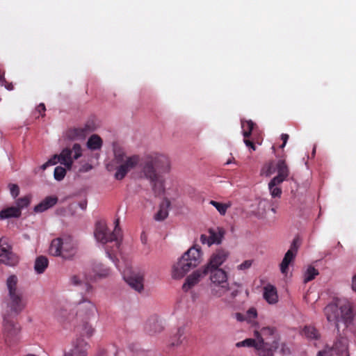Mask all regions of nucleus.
Wrapping results in <instances>:
<instances>
[{"instance_id":"obj_42","label":"nucleus","mask_w":356,"mask_h":356,"mask_svg":"<svg viewBox=\"0 0 356 356\" xmlns=\"http://www.w3.org/2000/svg\"><path fill=\"white\" fill-rule=\"evenodd\" d=\"M209 203L213 205L220 215H225L227 212L228 207H229L227 204L220 203L214 200H211Z\"/></svg>"},{"instance_id":"obj_21","label":"nucleus","mask_w":356,"mask_h":356,"mask_svg":"<svg viewBox=\"0 0 356 356\" xmlns=\"http://www.w3.org/2000/svg\"><path fill=\"white\" fill-rule=\"evenodd\" d=\"M58 202L56 196H47L39 204L35 206L33 211L35 213H42L54 207Z\"/></svg>"},{"instance_id":"obj_11","label":"nucleus","mask_w":356,"mask_h":356,"mask_svg":"<svg viewBox=\"0 0 356 356\" xmlns=\"http://www.w3.org/2000/svg\"><path fill=\"white\" fill-rule=\"evenodd\" d=\"M16 316H3V334L5 343L11 346L19 339L20 326L15 320Z\"/></svg>"},{"instance_id":"obj_27","label":"nucleus","mask_w":356,"mask_h":356,"mask_svg":"<svg viewBox=\"0 0 356 356\" xmlns=\"http://www.w3.org/2000/svg\"><path fill=\"white\" fill-rule=\"evenodd\" d=\"M170 206V202L165 198L161 203L159 210L154 216V219L157 221H161L165 219L168 216V209Z\"/></svg>"},{"instance_id":"obj_39","label":"nucleus","mask_w":356,"mask_h":356,"mask_svg":"<svg viewBox=\"0 0 356 356\" xmlns=\"http://www.w3.org/2000/svg\"><path fill=\"white\" fill-rule=\"evenodd\" d=\"M113 156H126L127 152L124 147L119 142L113 143Z\"/></svg>"},{"instance_id":"obj_45","label":"nucleus","mask_w":356,"mask_h":356,"mask_svg":"<svg viewBox=\"0 0 356 356\" xmlns=\"http://www.w3.org/2000/svg\"><path fill=\"white\" fill-rule=\"evenodd\" d=\"M10 195L13 198H16L19 194V188L15 184H9L8 186Z\"/></svg>"},{"instance_id":"obj_32","label":"nucleus","mask_w":356,"mask_h":356,"mask_svg":"<svg viewBox=\"0 0 356 356\" xmlns=\"http://www.w3.org/2000/svg\"><path fill=\"white\" fill-rule=\"evenodd\" d=\"M22 214V211L16 207H10L3 209L0 212V218L6 219L10 218H19Z\"/></svg>"},{"instance_id":"obj_50","label":"nucleus","mask_w":356,"mask_h":356,"mask_svg":"<svg viewBox=\"0 0 356 356\" xmlns=\"http://www.w3.org/2000/svg\"><path fill=\"white\" fill-rule=\"evenodd\" d=\"M92 168V165L89 163H85L81 165V167L79 169V171L81 172H86L89 170H90Z\"/></svg>"},{"instance_id":"obj_43","label":"nucleus","mask_w":356,"mask_h":356,"mask_svg":"<svg viewBox=\"0 0 356 356\" xmlns=\"http://www.w3.org/2000/svg\"><path fill=\"white\" fill-rule=\"evenodd\" d=\"M66 175V170L65 168L61 167V166H57L54 169V176L56 180L57 181H61L63 179Z\"/></svg>"},{"instance_id":"obj_64","label":"nucleus","mask_w":356,"mask_h":356,"mask_svg":"<svg viewBox=\"0 0 356 356\" xmlns=\"http://www.w3.org/2000/svg\"><path fill=\"white\" fill-rule=\"evenodd\" d=\"M337 246H340L341 248H342V245H341V244L340 243V242H338V243H337Z\"/></svg>"},{"instance_id":"obj_36","label":"nucleus","mask_w":356,"mask_h":356,"mask_svg":"<svg viewBox=\"0 0 356 356\" xmlns=\"http://www.w3.org/2000/svg\"><path fill=\"white\" fill-rule=\"evenodd\" d=\"M282 183L273 182V179L268 183L270 193L273 197H280L282 195V189L278 186Z\"/></svg>"},{"instance_id":"obj_58","label":"nucleus","mask_w":356,"mask_h":356,"mask_svg":"<svg viewBox=\"0 0 356 356\" xmlns=\"http://www.w3.org/2000/svg\"><path fill=\"white\" fill-rule=\"evenodd\" d=\"M87 329L86 333L90 336L93 333V329L91 327H89L88 328L86 327Z\"/></svg>"},{"instance_id":"obj_3","label":"nucleus","mask_w":356,"mask_h":356,"mask_svg":"<svg viewBox=\"0 0 356 356\" xmlns=\"http://www.w3.org/2000/svg\"><path fill=\"white\" fill-rule=\"evenodd\" d=\"M324 312L327 320L330 323H334L338 331L340 321L348 324L353 320L352 304L346 299H336L325 307Z\"/></svg>"},{"instance_id":"obj_60","label":"nucleus","mask_w":356,"mask_h":356,"mask_svg":"<svg viewBox=\"0 0 356 356\" xmlns=\"http://www.w3.org/2000/svg\"><path fill=\"white\" fill-rule=\"evenodd\" d=\"M5 83H6V79L0 74V83L3 85Z\"/></svg>"},{"instance_id":"obj_8","label":"nucleus","mask_w":356,"mask_h":356,"mask_svg":"<svg viewBox=\"0 0 356 356\" xmlns=\"http://www.w3.org/2000/svg\"><path fill=\"white\" fill-rule=\"evenodd\" d=\"M113 157L110 161H106V168L108 171L115 170L114 177L118 180L122 179L127 172L134 168L139 162V157Z\"/></svg>"},{"instance_id":"obj_23","label":"nucleus","mask_w":356,"mask_h":356,"mask_svg":"<svg viewBox=\"0 0 356 356\" xmlns=\"http://www.w3.org/2000/svg\"><path fill=\"white\" fill-rule=\"evenodd\" d=\"M333 351L339 356H349L347 340L340 338L337 340L332 347Z\"/></svg>"},{"instance_id":"obj_26","label":"nucleus","mask_w":356,"mask_h":356,"mask_svg":"<svg viewBox=\"0 0 356 356\" xmlns=\"http://www.w3.org/2000/svg\"><path fill=\"white\" fill-rule=\"evenodd\" d=\"M263 296L269 304H275L278 300L276 288L271 284L264 286Z\"/></svg>"},{"instance_id":"obj_10","label":"nucleus","mask_w":356,"mask_h":356,"mask_svg":"<svg viewBox=\"0 0 356 356\" xmlns=\"http://www.w3.org/2000/svg\"><path fill=\"white\" fill-rule=\"evenodd\" d=\"M94 292V288L91 284H86L84 295L77 302L76 316L82 318H90L95 315L97 311L94 303L90 300Z\"/></svg>"},{"instance_id":"obj_18","label":"nucleus","mask_w":356,"mask_h":356,"mask_svg":"<svg viewBox=\"0 0 356 356\" xmlns=\"http://www.w3.org/2000/svg\"><path fill=\"white\" fill-rule=\"evenodd\" d=\"M208 274L207 270L202 267L188 276L186 279L184 284H183L182 289L185 291H188L195 285H196L200 280Z\"/></svg>"},{"instance_id":"obj_16","label":"nucleus","mask_w":356,"mask_h":356,"mask_svg":"<svg viewBox=\"0 0 356 356\" xmlns=\"http://www.w3.org/2000/svg\"><path fill=\"white\" fill-rule=\"evenodd\" d=\"M209 236L202 234L200 241L203 244H207L211 246L213 244H220L225 235V230L222 227L210 228L209 229Z\"/></svg>"},{"instance_id":"obj_17","label":"nucleus","mask_w":356,"mask_h":356,"mask_svg":"<svg viewBox=\"0 0 356 356\" xmlns=\"http://www.w3.org/2000/svg\"><path fill=\"white\" fill-rule=\"evenodd\" d=\"M95 130L93 122H88L83 127L70 129L67 136L71 140H83L88 134Z\"/></svg>"},{"instance_id":"obj_53","label":"nucleus","mask_w":356,"mask_h":356,"mask_svg":"<svg viewBox=\"0 0 356 356\" xmlns=\"http://www.w3.org/2000/svg\"><path fill=\"white\" fill-rule=\"evenodd\" d=\"M352 288L356 292V275L353 277Z\"/></svg>"},{"instance_id":"obj_14","label":"nucleus","mask_w":356,"mask_h":356,"mask_svg":"<svg viewBox=\"0 0 356 356\" xmlns=\"http://www.w3.org/2000/svg\"><path fill=\"white\" fill-rule=\"evenodd\" d=\"M300 245L298 238H293L289 250L285 253L284 257L280 264V270L282 274L286 275L289 264L294 260Z\"/></svg>"},{"instance_id":"obj_37","label":"nucleus","mask_w":356,"mask_h":356,"mask_svg":"<svg viewBox=\"0 0 356 356\" xmlns=\"http://www.w3.org/2000/svg\"><path fill=\"white\" fill-rule=\"evenodd\" d=\"M257 345H258L257 340V339H250H250H245V340H243L242 341H239V342H237L236 343V346L238 347V348H241V347H254L257 350L261 351V348H259Z\"/></svg>"},{"instance_id":"obj_63","label":"nucleus","mask_w":356,"mask_h":356,"mask_svg":"<svg viewBox=\"0 0 356 356\" xmlns=\"http://www.w3.org/2000/svg\"><path fill=\"white\" fill-rule=\"evenodd\" d=\"M271 211H272V212H273L274 213H276V209H275V208H272V209H271Z\"/></svg>"},{"instance_id":"obj_34","label":"nucleus","mask_w":356,"mask_h":356,"mask_svg":"<svg viewBox=\"0 0 356 356\" xmlns=\"http://www.w3.org/2000/svg\"><path fill=\"white\" fill-rule=\"evenodd\" d=\"M53 156H82V149L79 144L75 143L72 148L66 147L60 154H55Z\"/></svg>"},{"instance_id":"obj_35","label":"nucleus","mask_w":356,"mask_h":356,"mask_svg":"<svg viewBox=\"0 0 356 356\" xmlns=\"http://www.w3.org/2000/svg\"><path fill=\"white\" fill-rule=\"evenodd\" d=\"M301 334L308 339H318L319 338V333L318 330L311 325L305 326Z\"/></svg>"},{"instance_id":"obj_47","label":"nucleus","mask_w":356,"mask_h":356,"mask_svg":"<svg viewBox=\"0 0 356 356\" xmlns=\"http://www.w3.org/2000/svg\"><path fill=\"white\" fill-rule=\"evenodd\" d=\"M332 348H325V349L318 351L317 356H332Z\"/></svg>"},{"instance_id":"obj_29","label":"nucleus","mask_w":356,"mask_h":356,"mask_svg":"<svg viewBox=\"0 0 356 356\" xmlns=\"http://www.w3.org/2000/svg\"><path fill=\"white\" fill-rule=\"evenodd\" d=\"M102 145L103 140L97 134L91 135L86 143L87 147L92 151L100 149Z\"/></svg>"},{"instance_id":"obj_15","label":"nucleus","mask_w":356,"mask_h":356,"mask_svg":"<svg viewBox=\"0 0 356 356\" xmlns=\"http://www.w3.org/2000/svg\"><path fill=\"white\" fill-rule=\"evenodd\" d=\"M123 277L125 282L136 291L141 292L143 290L144 277L141 273L127 269L123 271Z\"/></svg>"},{"instance_id":"obj_13","label":"nucleus","mask_w":356,"mask_h":356,"mask_svg":"<svg viewBox=\"0 0 356 356\" xmlns=\"http://www.w3.org/2000/svg\"><path fill=\"white\" fill-rule=\"evenodd\" d=\"M229 252L225 249L219 248L216 250L211 256L209 263L203 266L207 271L213 269H221L220 268L228 259Z\"/></svg>"},{"instance_id":"obj_57","label":"nucleus","mask_w":356,"mask_h":356,"mask_svg":"<svg viewBox=\"0 0 356 356\" xmlns=\"http://www.w3.org/2000/svg\"><path fill=\"white\" fill-rule=\"evenodd\" d=\"M238 293V291L237 290H234L231 293V297L232 299H234L235 297L237 296Z\"/></svg>"},{"instance_id":"obj_4","label":"nucleus","mask_w":356,"mask_h":356,"mask_svg":"<svg viewBox=\"0 0 356 356\" xmlns=\"http://www.w3.org/2000/svg\"><path fill=\"white\" fill-rule=\"evenodd\" d=\"M202 257L200 248L193 246L189 248L172 266V278L181 279L184 277L192 268L197 267L200 264Z\"/></svg>"},{"instance_id":"obj_9","label":"nucleus","mask_w":356,"mask_h":356,"mask_svg":"<svg viewBox=\"0 0 356 356\" xmlns=\"http://www.w3.org/2000/svg\"><path fill=\"white\" fill-rule=\"evenodd\" d=\"M208 274L211 281L210 289L212 296L220 298L229 291L228 275L224 269L209 270Z\"/></svg>"},{"instance_id":"obj_56","label":"nucleus","mask_w":356,"mask_h":356,"mask_svg":"<svg viewBox=\"0 0 356 356\" xmlns=\"http://www.w3.org/2000/svg\"><path fill=\"white\" fill-rule=\"evenodd\" d=\"M280 352H282V353L283 354H286V353H289V350L288 348H284V345H282V347L280 350Z\"/></svg>"},{"instance_id":"obj_5","label":"nucleus","mask_w":356,"mask_h":356,"mask_svg":"<svg viewBox=\"0 0 356 356\" xmlns=\"http://www.w3.org/2000/svg\"><path fill=\"white\" fill-rule=\"evenodd\" d=\"M258 346L264 356H273L279 348V338L275 329L270 327H263L260 332H255Z\"/></svg>"},{"instance_id":"obj_33","label":"nucleus","mask_w":356,"mask_h":356,"mask_svg":"<svg viewBox=\"0 0 356 356\" xmlns=\"http://www.w3.org/2000/svg\"><path fill=\"white\" fill-rule=\"evenodd\" d=\"M49 261L44 256H39L36 258L34 264V270L38 274H42L48 267Z\"/></svg>"},{"instance_id":"obj_6","label":"nucleus","mask_w":356,"mask_h":356,"mask_svg":"<svg viewBox=\"0 0 356 356\" xmlns=\"http://www.w3.org/2000/svg\"><path fill=\"white\" fill-rule=\"evenodd\" d=\"M119 222V219H116L115 221L114 230L113 232H111L108 229L106 224L104 220L98 221L95 225V229L94 231L95 239L103 245L114 241L115 248L118 250L120 248L122 238Z\"/></svg>"},{"instance_id":"obj_30","label":"nucleus","mask_w":356,"mask_h":356,"mask_svg":"<svg viewBox=\"0 0 356 356\" xmlns=\"http://www.w3.org/2000/svg\"><path fill=\"white\" fill-rule=\"evenodd\" d=\"M92 272L95 277L105 278L110 275V269L106 268L100 262H95L92 265Z\"/></svg>"},{"instance_id":"obj_61","label":"nucleus","mask_w":356,"mask_h":356,"mask_svg":"<svg viewBox=\"0 0 356 356\" xmlns=\"http://www.w3.org/2000/svg\"><path fill=\"white\" fill-rule=\"evenodd\" d=\"M79 206L82 209H85L86 208V202H81L79 204Z\"/></svg>"},{"instance_id":"obj_7","label":"nucleus","mask_w":356,"mask_h":356,"mask_svg":"<svg viewBox=\"0 0 356 356\" xmlns=\"http://www.w3.org/2000/svg\"><path fill=\"white\" fill-rule=\"evenodd\" d=\"M49 252L53 256L71 260L76 253V244L70 236L57 238L51 241Z\"/></svg>"},{"instance_id":"obj_52","label":"nucleus","mask_w":356,"mask_h":356,"mask_svg":"<svg viewBox=\"0 0 356 356\" xmlns=\"http://www.w3.org/2000/svg\"><path fill=\"white\" fill-rule=\"evenodd\" d=\"M36 111L40 113H42V116H44L46 111L45 105L43 103H40L36 108Z\"/></svg>"},{"instance_id":"obj_25","label":"nucleus","mask_w":356,"mask_h":356,"mask_svg":"<svg viewBox=\"0 0 356 356\" xmlns=\"http://www.w3.org/2000/svg\"><path fill=\"white\" fill-rule=\"evenodd\" d=\"M79 157H51L47 162L41 165V169L45 170L48 166L53 165L56 163L58 160L61 164L66 166L67 168L70 169L73 163V159H78Z\"/></svg>"},{"instance_id":"obj_38","label":"nucleus","mask_w":356,"mask_h":356,"mask_svg":"<svg viewBox=\"0 0 356 356\" xmlns=\"http://www.w3.org/2000/svg\"><path fill=\"white\" fill-rule=\"evenodd\" d=\"M31 195H27L22 197L18 198L15 203H16V207L19 208V210L21 211L22 209L26 208L29 206L31 203Z\"/></svg>"},{"instance_id":"obj_31","label":"nucleus","mask_w":356,"mask_h":356,"mask_svg":"<svg viewBox=\"0 0 356 356\" xmlns=\"http://www.w3.org/2000/svg\"><path fill=\"white\" fill-rule=\"evenodd\" d=\"M279 167V161H271L268 163H266L261 169V175L265 177H270L273 174L277 172Z\"/></svg>"},{"instance_id":"obj_2","label":"nucleus","mask_w":356,"mask_h":356,"mask_svg":"<svg viewBox=\"0 0 356 356\" xmlns=\"http://www.w3.org/2000/svg\"><path fill=\"white\" fill-rule=\"evenodd\" d=\"M18 278L15 275H10L6 280L8 295L3 301V316H17L26 307L22 291L17 287Z\"/></svg>"},{"instance_id":"obj_1","label":"nucleus","mask_w":356,"mask_h":356,"mask_svg":"<svg viewBox=\"0 0 356 356\" xmlns=\"http://www.w3.org/2000/svg\"><path fill=\"white\" fill-rule=\"evenodd\" d=\"M141 165L145 177L151 182L155 195L163 194L164 181L160 178V175L170 171L171 162L169 157H145Z\"/></svg>"},{"instance_id":"obj_28","label":"nucleus","mask_w":356,"mask_h":356,"mask_svg":"<svg viewBox=\"0 0 356 356\" xmlns=\"http://www.w3.org/2000/svg\"><path fill=\"white\" fill-rule=\"evenodd\" d=\"M241 125L244 138H250L252 131L257 128V124L251 120L242 119Z\"/></svg>"},{"instance_id":"obj_12","label":"nucleus","mask_w":356,"mask_h":356,"mask_svg":"<svg viewBox=\"0 0 356 356\" xmlns=\"http://www.w3.org/2000/svg\"><path fill=\"white\" fill-rule=\"evenodd\" d=\"M19 262L18 257L12 252V247L8 239L5 237L0 238V264L9 266H15Z\"/></svg>"},{"instance_id":"obj_51","label":"nucleus","mask_w":356,"mask_h":356,"mask_svg":"<svg viewBox=\"0 0 356 356\" xmlns=\"http://www.w3.org/2000/svg\"><path fill=\"white\" fill-rule=\"evenodd\" d=\"M235 318L239 322L246 321V317L245 314L236 313Z\"/></svg>"},{"instance_id":"obj_46","label":"nucleus","mask_w":356,"mask_h":356,"mask_svg":"<svg viewBox=\"0 0 356 356\" xmlns=\"http://www.w3.org/2000/svg\"><path fill=\"white\" fill-rule=\"evenodd\" d=\"M252 263H253V260H252V259L245 260L243 263H241L240 265L237 266V269L238 270L245 271V270L249 269L252 266Z\"/></svg>"},{"instance_id":"obj_54","label":"nucleus","mask_w":356,"mask_h":356,"mask_svg":"<svg viewBox=\"0 0 356 356\" xmlns=\"http://www.w3.org/2000/svg\"><path fill=\"white\" fill-rule=\"evenodd\" d=\"M231 163H236L234 157L229 158V159H227V161H226L225 162V165H229V164H231Z\"/></svg>"},{"instance_id":"obj_22","label":"nucleus","mask_w":356,"mask_h":356,"mask_svg":"<svg viewBox=\"0 0 356 356\" xmlns=\"http://www.w3.org/2000/svg\"><path fill=\"white\" fill-rule=\"evenodd\" d=\"M70 283L74 286L82 288V296L84 295L86 291V284H90L88 277L84 273H79L72 275L70 277Z\"/></svg>"},{"instance_id":"obj_48","label":"nucleus","mask_w":356,"mask_h":356,"mask_svg":"<svg viewBox=\"0 0 356 356\" xmlns=\"http://www.w3.org/2000/svg\"><path fill=\"white\" fill-rule=\"evenodd\" d=\"M244 143L245 145L251 150L254 151L256 149V146L252 139H250L249 138H244Z\"/></svg>"},{"instance_id":"obj_59","label":"nucleus","mask_w":356,"mask_h":356,"mask_svg":"<svg viewBox=\"0 0 356 356\" xmlns=\"http://www.w3.org/2000/svg\"><path fill=\"white\" fill-rule=\"evenodd\" d=\"M5 86L9 90H12L13 89V86L12 83H8V85H5Z\"/></svg>"},{"instance_id":"obj_40","label":"nucleus","mask_w":356,"mask_h":356,"mask_svg":"<svg viewBox=\"0 0 356 356\" xmlns=\"http://www.w3.org/2000/svg\"><path fill=\"white\" fill-rule=\"evenodd\" d=\"M318 274V270H316L313 266H309L305 274L304 282H308L312 281L315 278V277Z\"/></svg>"},{"instance_id":"obj_20","label":"nucleus","mask_w":356,"mask_h":356,"mask_svg":"<svg viewBox=\"0 0 356 356\" xmlns=\"http://www.w3.org/2000/svg\"><path fill=\"white\" fill-rule=\"evenodd\" d=\"M277 173V175L272 179L273 182L282 183L288 179L290 172L284 161L279 160V167Z\"/></svg>"},{"instance_id":"obj_24","label":"nucleus","mask_w":356,"mask_h":356,"mask_svg":"<svg viewBox=\"0 0 356 356\" xmlns=\"http://www.w3.org/2000/svg\"><path fill=\"white\" fill-rule=\"evenodd\" d=\"M185 328L179 327L177 329L175 333L171 336L169 341V346L170 347H178L180 346L185 339Z\"/></svg>"},{"instance_id":"obj_55","label":"nucleus","mask_w":356,"mask_h":356,"mask_svg":"<svg viewBox=\"0 0 356 356\" xmlns=\"http://www.w3.org/2000/svg\"><path fill=\"white\" fill-rule=\"evenodd\" d=\"M106 253L107 254V257L111 259L113 262H115L114 257H113L112 254L110 252V251L108 249H106Z\"/></svg>"},{"instance_id":"obj_19","label":"nucleus","mask_w":356,"mask_h":356,"mask_svg":"<svg viewBox=\"0 0 356 356\" xmlns=\"http://www.w3.org/2000/svg\"><path fill=\"white\" fill-rule=\"evenodd\" d=\"M89 345L83 339H77L72 348L63 356H87V350Z\"/></svg>"},{"instance_id":"obj_62","label":"nucleus","mask_w":356,"mask_h":356,"mask_svg":"<svg viewBox=\"0 0 356 356\" xmlns=\"http://www.w3.org/2000/svg\"><path fill=\"white\" fill-rule=\"evenodd\" d=\"M316 145H314V147H313V149H312V156H315V154L316 153Z\"/></svg>"},{"instance_id":"obj_44","label":"nucleus","mask_w":356,"mask_h":356,"mask_svg":"<svg viewBox=\"0 0 356 356\" xmlns=\"http://www.w3.org/2000/svg\"><path fill=\"white\" fill-rule=\"evenodd\" d=\"M246 317V321L248 323H252L257 317V311L254 307H250L245 313Z\"/></svg>"},{"instance_id":"obj_41","label":"nucleus","mask_w":356,"mask_h":356,"mask_svg":"<svg viewBox=\"0 0 356 356\" xmlns=\"http://www.w3.org/2000/svg\"><path fill=\"white\" fill-rule=\"evenodd\" d=\"M146 330L150 333L159 332L161 331L162 327L157 321L154 320L147 323Z\"/></svg>"},{"instance_id":"obj_49","label":"nucleus","mask_w":356,"mask_h":356,"mask_svg":"<svg viewBox=\"0 0 356 356\" xmlns=\"http://www.w3.org/2000/svg\"><path fill=\"white\" fill-rule=\"evenodd\" d=\"M289 138V136L288 134H282L281 135V140L283 141V143L282 145H280L279 146V147L283 149L285 147Z\"/></svg>"}]
</instances>
